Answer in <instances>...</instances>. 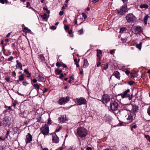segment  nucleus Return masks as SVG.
<instances>
[{
    "mask_svg": "<svg viewBox=\"0 0 150 150\" xmlns=\"http://www.w3.org/2000/svg\"><path fill=\"white\" fill-rule=\"evenodd\" d=\"M78 135L81 138L84 137L87 134V131L86 129L83 127L78 128L77 131Z\"/></svg>",
    "mask_w": 150,
    "mask_h": 150,
    "instance_id": "1",
    "label": "nucleus"
},
{
    "mask_svg": "<svg viewBox=\"0 0 150 150\" xmlns=\"http://www.w3.org/2000/svg\"><path fill=\"white\" fill-rule=\"evenodd\" d=\"M125 18L127 22L131 23H133L136 20V17L132 13L127 14Z\"/></svg>",
    "mask_w": 150,
    "mask_h": 150,
    "instance_id": "2",
    "label": "nucleus"
},
{
    "mask_svg": "<svg viewBox=\"0 0 150 150\" xmlns=\"http://www.w3.org/2000/svg\"><path fill=\"white\" fill-rule=\"evenodd\" d=\"M118 105L117 103L115 101H112L110 102V106L108 108L111 110L115 111L118 108Z\"/></svg>",
    "mask_w": 150,
    "mask_h": 150,
    "instance_id": "3",
    "label": "nucleus"
},
{
    "mask_svg": "<svg viewBox=\"0 0 150 150\" xmlns=\"http://www.w3.org/2000/svg\"><path fill=\"white\" fill-rule=\"evenodd\" d=\"M70 98L69 97L67 96L65 98L62 97L58 101V103L60 105L64 104L69 101Z\"/></svg>",
    "mask_w": 150,
    "mask_h": 150,
    "instance_id": "4",
    "label": "nucleus"
},
{
    "mask_svg": "<svg viewBox=\"0 0 150 150\" xmlns=\"http://www.w3.org/2000/svg\"><path fill=\"white\" fill-rule=\"evenodd\" d=\"M127 10V6L124 5L123 6L120 10L117 11V12L119 14L122 15L125 13Z\"/></svg>",
    "mask_w": 150,
    "mask_h": 150,
    "instance_id": "5",
    "label": "nucleus"
},
{
    "mask_svg": "<svg viewBox=\"0 0 150 150\" xmlns=\"http://www.w3.org/2000/svg\"><path fill=\"white\" fill-rule=\"evenodd\" d=\"M49 132L48 126L45 125L42 128L41 133L44 135H47Z\"/></svg>",
    "mask_w": 150,
    "mask_h": 150,
    "instance_id": "6",
    "label": "nucleus"
},
{
    "mask_svg": "<svg viewBox=\"0 0 150 150\" xmlns=\"http://www.w3.org/2000/svg\"><path fill=\"white\" fill-rule=\"evenodd\" d=\"M130 92V90L129 89H128L126 91H124L122 93L120 94L122 98H123L125 97H129L130 98V96H131V97L132 98V94L131 95H130L129 93Z\"/></svg>",
    "mask_w": 150,
    "mask_h": 150,
    "instance_id": "7",
    "label": "nucleus"
},
{
    "mask_svg": "<svg viewBox=\"0 0 150 150\" xmlns=\"http://www.w3.org/2000/svg\"><path fill=\"white\" fill-rule=\"evenodd\" d=\"M110 99V97L108 95L104 94L103 95L101 100L103 103L105 104L109 101Z\"/></svg>",
    "mask_w": 150,
    "mask_h": 150,
    "instance_id": "8",
    "label": "nucleus"
},
{
    "mask_svg": "<svg viewBox=\"0 0 150 150\" xmlns=\"http://www.w3.org/2000/svg\"><path fill=\"white\" fill-rule=\"evenodd\" d=\"M86 100L82 97L80 98L77 100V103L79 105L86 104Z\"/></svg>",
    "mask_w": 150,
    "mask_h": 150,
    "instance_id": "9",
    "label": "nucleus"
},
{
    "mask_svg": "<svg viewBox=\"0 0 150 150\" xmlns=\"http://www.w3.org/2000/svg\"><path fill=\"white\" fill-rule=\"evenodd\" d=\"M3 122L5 126H9L10 125V119L9 117H5L4 118Z\"/></svg>",
    "mask_w": 150,
    "mask_h": 150,
    "instance_id": "10",
    "label": "nucleus"
},
{
    "mask_svg": "<svg viewBox=\"0 0 150 150\" xmlns=\"http://www.w3.org/2000/svg\"><path fill=\"white\" fill-rule=\"evenodd\" d=\"M52 140L53 142L55 143H58L59 142V138L56 133H52Z\"/></svg>",
    "mask_w": 150,
    "mask_h": 150,
    "instance_id": "11",
    "label": "nucleus"
},
{
    "mask_svg": "<svg viewBox=\"0 0 150 150\" xmlns=\"http://www.w3.org/2000/svg\"><path fill=\"white\" fill-rule=\"evenodd\" d=\"M125 117H126L127 120L128 121V122H132L133 120V117L132 113H129L128 114V117H127V116H126Z\"/></svg>",
    "mask_w": 150,
    "mask_h": 150,
    "instance_id": "12",
    "label": "nucleus"
},
{
    "mask_svg": "<svg viewBox=\"0 0 150 150\" xmlns=\"http://www.w3.org/2000/svg\"><path fill=\"white\" fill-rule=\"evenodd\" d=\"M33 137L30 133H28L26 136V139H25L26 143L27 144L30 143L32 140Z\"/></svg>",
    "mask_w": 150,
    "mask_h": 150,
    "instance_id": "13",
    "label": "nucleus"
},
{
    "mask_svg": "<svg viewBox=\"0 0 150 150\" xmlns=\"http://www.w3.org/2000/svg\"><path fill=\"white\" fill-rule=\"evenodd\" d=\"M134 31L135 34H139L142 31V27L140 26H137L134 28Z\"/></svg>",
    "mask_w": 150,
    "mask_h": 150,
    "instance_id": "14",
    "label": "nucleus"
},
{
    "mask_svg": "<svg viewBox=\"0 0 150 150\" xmlns=\"http://www.w3.org/2000/svg\"><path fill=\"white\" fill-rule=\"evenodd\" d=\"M37 79L38 81L45 82L46 80L44 78L39 74H38Z\"/></svg>",
    "mask_w": 150,
    "mask_h": 150,
    "instance_id": "15",
    "label": "nucleus"
},
{
    "mask_svg": "<svg viewBox=\"0 0 150 150\" xmlns=\"http://www.w3.org/2000/svg\"><path fill=\"white\" fill-rule=\"evenodd\" d=\"M89 65L87 60L86 59H84V63L82 67L84 68H86Z\"/></svg>",
    "mask_w": 150,
    "mask_h": 150,
    "instance_id": "16",
    "label": "nucleus"
},
{
    "mask_svg": "<svg viewBox=\"0 0 150 150\" xmlns=\"http://www.w3.org/2000/svg\"><path fill=\"white\" fill-rule=\"evenodd\" d=\"M132 110L133 111L134 113L138 110V107L135 105H132Z\"/></svg>",
    "mask_w": 150,
    "mask_h": 150,
    "instance_id": "17",
    "label": "nucleus"
},
{
    "mask_svg": "<svg viewBox=\"0 0 150 150\" xmlns=\"http://www.w3.org/2000/svg\"><path fill=\"white\" fill-rule=\"evenodd\" d=\"M59 122H64L66 120V117L65 116L63 115L59 118Z\"/></svg>",
    "mask_w": 150,
    "mask_h": 150,
    "instance_id": "18",
    "label": "nucleus"
},
{
    "mask_svg": "<svg viewBox=\"0 0 150 150\" xmlns=\"http://www.w3.org/2000/svg\"><path fill=\"white\" fill-rule=\"evenodd\" d=\"M113 75L115 76V77L118 79H120V73L119 72L117 71H115L113 73Z\"/></svg>",
    "mask_w": 150,
    "mask_h": 150,
    "instance_id": "19",
    "label": "nucleus"
},
{
    "mask_svg": "<svg viewBox=\"0 0 150 150\" xmlns=\"http://www.w3.org/2000/svg\"><path fill=\"white\" fill-rule=\"evenodd\" d=\"M17 65L16 67H18V68H20L21 70H22V65L21 63L19 62L18 60L16 61Z\"/></svg>",
    "mask_w": 150,
    "mask_h": 150,
    "instance_id": "20",
    "label": "nucleus"
},
{
    "mask_svg": "<svg viewBox=\"0 0 150 150\" xmlns=\"http://www.w3.org/2000/svg\"><path fill=\"white\" fill-rule=\"evenodd\" d=\"M149 18V16L148 15H146L144 17V20L145 24L146 25L147 23V21Z\"/></svg>",
    "mask_w": 150,
    "mask_h": 150,
    "instance_id": "21",
    "label": "nucleus"
},
{
    "mask_svg": "<svg viewBox=\"0 0 150 150\" xmlns=\"http://www.w3.org/2000/svg\"><path fill=\"white\" fill-rule=\"evenodd\" d=\"M20 115L22 117L26 118L27 116V115L25 112H23L20 113Z\"/></svg>",
    "mask_w": 150,
    "mask_h": 150,
    "instance_id": "22",
    "label": "nucleus"
},
{
    "mask_svg": "<svg viewBox=\"0 0 150 150\" xmlns=\"http://www.w3.org/2000/svg\"><path fill=\"white\" fill-rule=\"evenodd\" d=\"M24 75L23 74L19 76L18 77L19 80L20 81H21L24 80Z\"/></svg>",
    "mask_w": 150,
    "mask_h": 150,
    "instance_id": "23",
    "label": "nucleus"
},
{
    "mask_svg": "<svg viewBox=\"0 0 150 150\" xmlns=\"http://www.w3.org/2000/svg\"><path fill=\"white\" fill-rule=\"evenodd\" d=\"M148 5L146 4H141V5L140 6V7L142 8H148Z\"/></svg>",
    "mask_w": 150,
    "mask_h": 150,
    "instance_id": "24",
    "label": "nucleus"
},
{
    "mask_svg": "<svg viewBox=\"0 0 150 150\" xmlns=\"http://www.w3.org/2000/svg\"><path fill=\"white\" fill-rule=\"evenodd\" d=\"M41 16L42 18L44 20H45L47 19L48 17H49V16H48V17L47 16V14L46 13H44L43 15H41Z\"/></svg>",
    "mask_w": 150,
    "mask_h": 150,
    "instance_id": "25",
    "label": "nucleus"
},
{
    "mask_svg": "<svg viewBox=\"0 0 150 150\" xmlns=\"http://www.w3.org/2000/svg\"><path fill=\"white\" fill-rule=\"evenodd\" d=\"M62 71L61 70H59L58 69H56L55 70V72L56 74L59 75L61 74Z\"/></svg>",
    "mask_w": 150,
    "mask_h": 150,
    "instance_id": "26",
    "label": "nucleus"
},
{
    "mask_svg": "<svg viewBox=\"0 0 150 150\" xmlns=\"http://www.w3.org/2000/svg\"><path fill=\"white\" fill-rule=\"evenodd\" d=\"M126 30V28L123 27L121 28L120 29V33H122L124 31H125Z\"/></svg>",
    "mask_w": 150,
    "mask_h": 150,
    "instance_id": "27",
    "label": "nucleus"
},
{
    "mask_svg": "<svg viewBox=\"0 0 150 150\" xmlns=\"http://www.w3.org/2000/svg\"><path fill=\"white\" fill-rule=\"evenodd\" d=\"M142 42H140L139 44H137L136 45V46L137 48H138L140 50L142 47Z\"/></svg>",
    "mask_w": 150,
    "mask_h": 150,
    "instance_id": "28",
    "label": "nucleus"
},
{
    "mask_svg": "<svg viewBox=\"0 0 150 150\" xmlns=\"http://www.w3.org/2000/svg\"><path fill=\"white\" fill-rule=\"evenodd\" d=\"M97 57H99V54H102V51L101 50L97 49Z\"/></svg>",
    "mask_w": 150,
    "mask_h": 150,
    "instance_id": "29",
    "label": "nucleus"
},
{
    "mask_svg": "<svg viewBox=\"0 0 150 150\" xmlns=\"http://www.w3.org/2000/svg\"><path fill=\"white\" fill-rule=\"evenodd\" d=\"M130 76L134 78L136 77V74L134 73H131L130 74Z\"/></svg>",
    "mask_w": 150,
    "mask_h": 150,
    "instance_id": "30",
    "label": "nucleus"
},
{
    "mask_svg": "<svg viewBox=\"0 0 150 150\" xmlns=\"http://www.w3.org/2000/svg\"><path fill=\"white\" fill-rule=\"evenodd\" d=\"M23 85L26 86L27 85L29 84V83L26 81L25 80L23 82Z\"/></svg>",
    "mask_w": 150,
    "mask_h": 150,
    "instance_id": "31",
    "label": "nucleus"
},
{
    "mask_svg": "<svg viewBox=\"0 0 150 150\" xmlns=\"http://www.w3.org/2000/svg\"><path fill=\"white\" fill-rule=\"evenodd\" d=\"M34 87H36L37 89L40 88V86L38 84H34L33 85Z\"/></svg>",
    "mask_w": 150,
    "mask_h": 150,
    "instance_id": "32",
    "label": "nucleus"
},
{
    "mask_svg": "<svg viewBox=\"0 0 150 150\" xmlns=\"http://www.w3.org/2000/svg\"><path fill=\"white\" fill-rule=\"evenodd\" d=\"M10 133V131H8L6 133V135L5 136V138H8V135H9Z\"/></svg>",
    "mask_w": 150,
    "mask_h": 150,
    "instance_id": "33",
    "label": "nucleus"
},
{
    "mask_svg": "<svg viewBox=\"0 0 150 150\" xmlns=\"http://www.w3.org/2000/svg\"><path fill=\"white\" fill-rule=\"evenodd\" d=\"M40 58L42 61H43L44 59V57L42 55H40L39 56Z\"/></svg>",
    "mask_w": 150,
    "mask_h": 150,
    "instance_id": "34",
    "label": "nucleus"
},
{
    "mask_svg": "<svg viewBox=\"0 0 150 150\" xmlns=\"http://www.w3.org/2000/svg\"><path fill=\"white\" fill-rule=\"evenodd\" d=\"M16 44L15 43H12L11 45L12 47L14 49H15L16 48Z\"/></svg>",
    "mask_w": 150,
    "mask_h": 150,
    "instance_id": "35",
    "label": "nucleus"
},
{
    "mask_svg": "<svg viewBox=\"0 0 150 150\" xmlns=\"http://www.w3.org/2000/svg\"><path fill=\"white\" fill-rule=\"evenodd\" d=\"M82 15L83 17H84V19H86V18H87V16L86 15V14L84 13H82Z\"/></svg>",
    "mask_w": 150,
    "mask_h": 150,
    "instance_id": "36",
    "label": "nucleus"
},
{
    "mask_svg": "<svg viewBox=\"0 0 150 150\" xmlns=\"http://www.w3.org/2000/svg\"><path fill=\"white\" fill-rule=\"evenodd\" d=\"M147 139L149 140L150 139V137L148 135H145L144 136Z\"/></svg>",
    "mask_w": 150,
    "mask_h": 150,
    "instance_id": "37",
    "label": "nucleus"
},
{
    "mask_svg": "<svg viewBox=\"0 0 150 150\" xmlns=\"http://www.w3.org/2000/svg\"><path fill=\"white\" fill-rule=\"evenodd\" d=\"M24 72L27 75L28 74H29L30 73L26 69H24Z\"/></svg>",
    "mask_w": 150,
    "mask_h": 150,
    "instance_id": "38",
    "label": "nucleus"
},
{
    "mask_svg": "<svg viewBox=\"0 0 150 150\" xmlns=\"http://www.w3.org/2000/svg\"><path fill=\"white\" fill-rule=\"evenodd\" d=\"M75 149V147L74 146H72L70 147L69 149L68 150H74Z\"/></svg>",
    "mask_w": 150,
    "mask_h": 150,
    "instance_id": "39",
    "label": "nucleus"
},
{
    "mask_svg": "<svg viewBox=\"0 0 150 150\" xmlns=\"http://www.w3.org/2000/svg\"><path fill=\"white\" fill-rule=\"evenodd\" d=\"M13 57L11 56L7 60L9 61H10L13 59Z\"/></svg>",
    "mask_w": 150,
    "mask_h": 150,
    "instance_id": "40",
    "label": "nucleus"
},
{
    "mask_svg": "<svg viewBox=\"0 0 150 150\" xmlns=\"http://www.w3.org/2000/svg\"><path fill=\"white\" fill-rule=\"evenodd\" d=\"M64 29L66 31L69 29V27L67 25H64Z\"/></svg>",
    "mask_w": 150,
    "mask_h": 150,
    "instance_id": "41",
    "label": "nucleus"
},
{
    "mask_svg": "<svg viewBox=\"0 0 150 150\" xmlns=\"http://www.w3.org/2000/svg\"><path fill=\"white\" fill-rule=\"evenodd\" d=\"M83 29H81L80 30H79L78 31V33L79 34H83Z\"/></svg>",
    "mask_w": 150,
    "mask_h": 150,
    "instance_id": "42",
    "label": "nucleus"
},
{
    "mask_svg": "<svg viewBox=\"0 0 150 150\" xmlns=\"http://www.w3.org/2000/svg\"><path fill=\"white\" fill-rule=\"evenodd\" d=\"M64 77V75L62 74L61 73V74L60 76H59V78L60 79H62Z\"/></svg>",
    "mask_w": 150,
    "mask_h": 150,
    "instance_id": "43",
    "label": "nucleus"
},
{
    "mask_svg": "<svg viewBox=\"0 0 150 150\" xmlns=\"http://www.w3.org/2000/svg\"><path fill=\"white\" fill-rule=\"evenodd\" d=\"M147 113L148 115L150 116V106L147 109Z\"/></svg>",
    "mask_w": 150,
    "mask_h": 150,
    "instance_id": "44",
    "label": "nucleus"
},
{
    "mask_svg": "<svg viewBox=\"0 0 150 150\" xmlns=\"http://www.w3.org/2000/svg\"><path fill=\"white\" fill-rule=\"evenodd\" d=\"M62 128V127L60 126L59 128L58 129H56L55 131V132H59Z\"/></svg>",
    "mask_w": 150,
    "mask_h": 150,
    "instance_id": "45",
    "label": "nucleus"
},
{
    "mask_svg": "<svg viewBox=\"0 0 150 150\" xmlns=\"http://www.w3.org/2000/svg\"><path fill=\"white\" fill-rule=\"evenodd\" d=\"M108 64H107L106 66L105 67H103V69H104L106 70L108 68Z\"/></svg>",
    "mask_w": 150,
    "mask_h": 150,
    "instance_id": "46",
    "label": "nucleus"
},
{
    "mask_svg": "<svg viewBox=\"0 0 150 150\" xmlns=\"http://www.w3.org/2000/svg\"><path fill=\"white\" fill-rule=\"evenodd\" d=\"M134 83L132 81H131L128 82V84L130 85H132Z\"/></svg>",
    "mask_w": 150,
    "mask_h": 150,
    "instance_id": "47",
    "label": "nucleus"
},
{
    "mask_svg": "<svg viewBox=\"0 0 150 150\" xmlns=\"http://www.w3.org/2000/svg\"><path fill=\"white\" fill-rule=\"evenodd\" d=\"M125 72L126 74L127 75H128L130 73V71L128 70H126Z\"/></svg>",
    "mask_w": 150,
    "mask_h": 150,
    "instance_id": "48",
    "label": "nucleus"
},
{
    "mask_svg": "<svg viewBox=\"0 0 150 150\" xmlns=\"http://www.w3.org/2000/svg\"><path fill=\"white\" fill-rule=\"evenodd\" d=\"M35 91V92L36 93H37V92H38L37 91V90L35 89H32V90L30 91V93H32L33 91Z\"/></svg>",
    "mask_w": 150,
    "mask_h": 150,
    "instance_id": "49",
    "label": "nucleus"
},
{
    "mask_svg": "<svg viewBox=\"0 0 150 150\" xmlns=\"http://www.w3.org/2000/svg\"><path fill=\"white\" fill-rule=\"evenodd\" d=\"M56 65L57 66L59 67L61 65V64L59 62H57L56 63Z\"/></svg>",
    "mask_w": 150,
    "mask_h": 150,
    "instance_id": "50",
    "label": "nucleus"
},
{
    "mask_svg": "<svg viewBox=\"0 0 150 150\" xmlns=\"http://www.w3.org/2000/svg\"><path fill=\"white\" fill-rule=\"evenodd\" d=\"M56 27L54 26L53 25H52L51 26V29L53 30H55L56 29Z\"/></svg>",
    "mask_w": 150,
    "mask_h": 150,
    "instance_id": "51",
    "label": "nucleus"
},
{
    "mask_svg": "<svg viewBox=\"0 0 150 150\" xmlns=\"http://www.w3.org/2000/svg\"><path fill=\"white\" fill-rule=\"evenodd\" d=\"M64 13V12L63 11H60L59 13V15L60 16H62Z\"/></svg>",
    "mask_w": 150,
    "mask_h": 150,
    "instance_id": "52",
    "label": "nucleus"
},
{
    "mask_svg": "<svg viewBox=\"0 0 150 150\" xmlns=\"http://www.w3.org/2000/svg\"><path fill=\"white\" fill-rule=\"evenodd\" d=\"M86 150H92V148L89 147H87L86 149Z\"/></svg>",
    "mask_w": 150,
    "mask_h": 150,
    "instance_id": "53",
    "label": "nucleus"
},
{
    "mask_svg": "<svg viewBox=\"0 0 150 150\" xmlns=\"http://www.w3.org/2000/svg\"><path fill=\"white\" fill-rule=\"evenodd\" d=\"M5 0H0V2L2 4H4Z\"/></svg>",
    "mask_w": 150,
    "mask_h": 150,
    "instance_id": "54",
    "label": "nucleus"
},
{
    "mask_svg": "<svg viewBox=\"0 0 150 150\" xmlns=\"http://www.w3.org/2000/svg\"><path fill=\"white\" fill-rule=\"evenodd\" d=\"M5 80L8 82H9L10 81V79L9 78H5Z\"/></svg>",
    "mask_w": 150,
    "mask_h": 150,
    "instance_id": "55",
    "label": "nucleus"
},
{
    "mask_svg": "<svg viewBox=\"0 0 150 150\" xmlns=\"http://www.w3.org/2000/svg\"><path fill=\"white\" fill-rule=\"evenodd\" d=\"M33 82L34 83H36L37 82V80L36 79H34L33 80Z\"/></svg>",
    "mask_w": 150,
    "mask_h": 150,
    "instance_id": "56",
    "label": "nucleus"
},
{
    "mask_svg": "<svg viewBox=\"0 0 150 150\" xmlns=\"http://www.w3.org/2000/svg\"><path fill=\"white\" fill-rule=\"evenodd\" d=\"M75 24H76L77 23V19L76 18H75V21L74 22Z\"/></svg>",
    "mask_w": 150,
    "mask_h": 150,
    "instance_id": "57",
    "label": "nucleus"
},
{
    "mask_svg": "<svg viewBox=\"0 0 150 150\" xmlns=\"http://www.w3.org/2000/svg\"><path fill=\"white\" fill-rule=\"evenodd\" d=\"M62 66L64 67V68H66L67 67V66L66 65L64 64H63L62 65Z\"/></svg>",
    "mask_w": 150,
    "mask_h": 150,
    "instance_id": "58",
    "label": "nucleus"
},
{
    "mask_svg": "<svg viewBox=\"0 0 150 150\" xmlns=\"http://www.w3.org/2000/svg\"><path fill=\"white\" fill-rule=\"evenodd\" d=\"M47 90H48L47 89V88H45V90L43 91V93H45L47 91Z\"/></svg>",
    "mask_w": 150,
    "mask_h": 150,
    "instance_id": "59",
    "label": "nucleus"
},
{
    "mask_svg": "<svg viewBox=\"0 0 150 150\" xmlns=\"http://www.w3.org/2000/svg\"><path fill=\"white\" fill-rule=\"evenodd\" d=\"M124 3H126L128 0H122Z\"/></svg>",
    "mask_w": 150,
    "mask_h": 150,
    "instance_id": "60",
    "label": "nucleus"
},
{
    "mask_svg": "<svg viewBox=\"0 0 150 150\" xmlns=\"http://www.w3.org/2000/svg\"><path fill=\"white\" fill-rule=\"evenodd\" d=\"M132 128L135 129L137 127V126L136 125H134L132 126Z\"/></svg>",
    "mask_w": 150,
    "mask_h": 150,
    "instance_id": "61",
    "label": "nucleus"
},
{
    "mask_svg": "<svg viewBox=\"0 0 150 150\" xmlns=\"http://www.w3.org/2000/svg\"><path fill=\"white\" fill-rule=\"evenodd\" d=\"M5 139V138H2L1 137H0V140H1L2 141H4Z\"/></svg>",
    "mask_w": 150,
    "mask_h": 150,
    "instance_id": "62",
    "label": "nucleus"
},
{
    "mask_svg": "<svg viewBox=\"0 0 150 150\" xmlns=\"http://www.w3.org/2000/svg\"><path fill=\"white\" fill-rule=\"evenodd\" d=\"M30 5V3L29 2H28L27 3L26 7H28Z\"/></svg>",
    "mask_w": 150,
    "mask_h": 150,
    "instance_id": "63",
    "label": "nucleus"
},
{
    "mask_svg": "<svg viewBox=\"0 0 150 150\" xmlns=\"http://www.w3.org/2000/svg\"><path fill=\"white\" fill-rule=\"evenodd\" d=\"M98 0H92V2L94 3H96L98 1Z\"/></svg>",
    "mask_w": 150,
    "mask_h": 150,
    "instance_id": "64",
    "label": "nucleus"
}]
</instances>
